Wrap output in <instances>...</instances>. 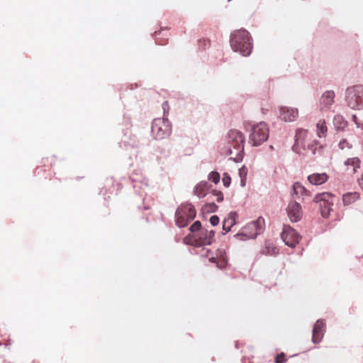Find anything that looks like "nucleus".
I'll use <instances>...</instances> for the list:
<instances>
[{"instance_id":"f257e3e1","label":"nucleus","mask_w":363,"mask_h":363,"mask_svg":"<svg viewBox=\"0 0 363 363\" xmlns=\"http://www.w3.org/2000/svg\"><path fill=\"white\" fill-rule=\"evenodd\" d=\"M245 137L237 130H230L227 137V151L230 159L238 162L242 159L244 155Z\"/></svg>"},{"instance_id":"f03ea898","label":"nucleus","mask_w":363,"mask_h":363,"mask_svg":"<svg viewBox=\"0 0 363 363\" xmlns=\"http://www.w3.org/2000/svg\"><path fill=\"white\" fill-rule=\"evenodd\" d=\"M230 46L235 52L248 56L252 48L250 33L244 29L235 31L230 37Z\"/></svg>"},{"instance_id":"7ed1b4c3","label":"nucleus","mask_w":363,"mask_h":363,"mask_svg":"<svg viewBox=\"0 0 363 363\" xmlns=\"http://www.w3.org/2000/svg\"><path fill=\"white\" fill-rule=\"evenodd\" d=\"M196 215V209L191 203L182 204L175 213L176 224L180 228L186 227Z\"/></svg>"},{"instance_id":"20e7f679","label":"nucleus","mask_w":363,"mask_h":363,"mask_svg":"<svg viewBox=\"0 0 363 363\" xmlns=\"http://www.w3.org/2000/svg\"><path fill=\"white\" fill-rule=\"evenodd\" d=\"M185 240H189L188 242L195 247L210 245L215 241V232L203 229L197 234L186 237Z\"/></svg>"},{"instance_id":"39448f33","label":"nucleus","mask_w":363,"mask_h":363,"mask_svg":"<svg viewBox=\"0 0 363 363\" xmlns=\"http://www.w3.org/2000/svg\"><path fill=\"white\" fill-rule=\"evenodd\" d=\"M269 137V128L265 123L255 125L250 134V142L253 146H258L265 142Z\"/></svg>"},{"instance_id":"423d86ee","label":"nucleus","mask_w":363,"mask_h":363,"mask_svg":"<svg viewBox=\"0 0 363 363\" xmlns=\"http://www.w3.org/2000/svg\"><path fill=\"white\" fill-rule=\"evenodd\" d=\"M264 225V219L259 217L255 221L247 223L242 228V233L237 234V236H243L246 239L255 238L257 235L263 232Z\"/></svg>"},{"instance_id":"0eeeda50","label":"nucleus","mask_w":363,"mask_h":363,"mask_svg":"<svg viewBox=\"0 0 363 363\" xmlns=\"http://www.w3.org/2000/svg\"><path fill=\"white\" fill-rule=\"evenodd\" d=\"M346 101L352 108H358L363 104V86L356 85L349 87L346 91Z\"/></svg>"},{"instance_id":"6e6552de","label":"nucleus","mask_w":363,"mask_h":363,"mask_svg":"<svg viewBox=\"0 0 363 363\" xmlns=\"http://www.w3.org/2000/svg\"><path fill=\"white\" fill-rule=\"evenodd\" d=\"M152 133L156 139H162L169 135L171 128L168 121L157 118L152 124Z\"/></svg>"},{"instance_id":"1a4fd4ad","label":"nucleus","mask_w":363,"mask_h":363,"mask_svg":"<svg viewBox=\"0 0 363 363\" xmlns=\"http://www.w3.org/2000/svg\"><path fill=\"white\" fill-rule=\"evenodd\" d=\"M281 237L285 244L291 247H295L300 240L299 235L289 225L284 226Z\"/></svg>"},{"instance_id":"9d476101","label":"nucleus","mask_w":363,"mask_h":363,"mask_svg":"<svg viewBox=\"0 0 363 363\" xmlns=\"http://www.w3.org/2000/svg\"><path fill=\"white\" fill-rule=\"evenodd\" d=\"M298 116L297 108L288 106H282L280 108L279 118L285 122L294 121Z\"/></svg>"},{"instance_id":"9b49d317","label":"nucleus","mask_w":363,"mask_h":363,"mask_svg":"<svg viewBox=\"0 0 363 363\" xmlns=\"http://www.w3.org/2000/svg\"><path fill=\"white\" fill-rule=\"evenodd\" d=\"M288 216L292 222H297L302 217L301 207L296 201L290 202L287 208Z\"/></svg>"},{"instance_id":"f8f14e48","label":"nucleus","mask_w":363,"mask_h":363,"mask_svg":"<svg viewBox=\"0 0 363 363\" xmlns=\"http://www.w3.org/2000/svg\"><path fill=\"white\" fill-rule=\"evenodd\" d=\"M325 323L323 320H318L316 321L313 327L312 336V340L314 343L320 342L325 332Z\"/></svg>"},{"instance_id":"ddd939ff","label":"nucleus","mask_w":363,"mask_h":363,"mask_svg":"<svg viewBox=\"0 0 363 363\" xmlns=\"http://www.w3.org/2000/svg\"><path fill=\"white\" fill-rule=\"evenodd\" d=\"M335 200V196L329 192H323L320 194H318L313 199V201L315 203H319L322 205H328L333 206L334 201Z\"/></svg>"},{"instance_id":"4468645a","label":"nucleus","mask_w":363,"mask_h":363,"mask_svg":"<svg viewBox=\"0 0 363 363\" xmlns=\"http://www.w3.org/2000/svg\"><path fill=\"white\" fill-rule=\"evenodd\" d=\"M335 93L333 91H326L320 98V110L328 109L334 103Z\"/></svg>"},{"instance_id":"2eb2a0df","label":"nucleus","mask_w":363,"mask_h":363,"mask_svg":"<svg viewBox=\"0 0 363 363\" xmlns=\"http://www.w3.org/2000/svg\"><path fill=\"white\" fill-rule=\"evenodd\" d=\"M360 160L358 157L349 158L344 162L345 171L349 174H355L360 168Z\"/></svg>"},{"instance_id":"dca6fc26","label":"nucleus","mask_w":363,"mask_h":363,"mask_svg":"<svg viewBox=\"0 0 363 363\" xmlns=\"http://www.w3.org/2000/svg\"><path fill=\"white\" fill-rule=\"evenodd\" d=\"M329 179L326 173H313L308 176V181L313 185H321Z\"/></svg>"},{"instance_id":"f3484780","label":"nucleus","mask_w":363,"mask_h":363,"mask_svg":"<svg viewBox=\"0 0 363 363\" xmlns=\"http://www.w3.org/2000/svg\"><path fill=\"white\" fill-rule=\"evenodd\" d=\"M209 261L215 263L216 266L220 269H223L227 265V258L225 255L223 250H218L216 254V257H210Z\"/></svg>"},{"instance_id":"a211bd4d","label":"nucleus","mask_w":363,"mask_h":363,"mask_svg":"<svg viewBox=\"0 0 363 363\" xmlns=\"http://www.w3.org/2000/svg\"><path fill=\"white\" fill-rule=\"evenodd\" d=\"M238 217L236 212H230L228 217L224 219L223 223V229L225 231V233L229 232L231 228L235 225Z\"/></svg>"},{"instance_id":"6ab92c4d","label":"nucleus","mask_w":363,"mask_h":363,"mask_svg":"<svg viewBox=\"0 0 363 363\" xmlns=\"http://www.w3.org/2000/svg\"><path fill=\"white\" fill-rule=\"evenodd\" d=\"M261 253L264 255H276L279 253V249L274 245L271 240H266L264 247L262 250Z\"/></svg>"},{"instance_id":"aec40b11","label":"nucleus","mask_w":363,"mask_h":363,"mask_svg":"<svg viewBox=\"0 0 363 363\" xmlns=\"http://www.w3.org/2000/svg\"><path fill=\"white\" fill-rule=\"evenodd\" d=\"M293 191L294 194L296 195L298 197H303L304 199V196H310L311 192L308 191L302 184L299 182H296L293 185Z\"/></svg>"},{"instance_id":"412c9836","label":"nucleus","mask_w":363,"mask_h":363,"mask_svg":"<svg viewBox=\"0 0 363 363\" xmlns=\"http://www.w3.org/2000/svg\"><path fill=\"white\" fill-rule=\"evenodd\" d=\"M208 186L207 182H201L199 183L194 188V194L199 198L206 196Z\"/></svg>"},{"instance_id":"4be33fe9","label":"nucleus","mask_w":363,"mask_h":363,"mask_svg":"<svg viewBox=\"0 0 363 363\" xmlns=\"http://www.w3.org/2000/svg\"><path fill=\"white\" fill-rule=\"evenodd\" d=\"M359 199V194L356 192L345 194L342 196V202L345 206L350 205L354 203Z\"/></svg>"},{"instance_id":"5701e85b","label":"nucleus","mask_w":363,"mask_h":363,"mask_svg":"<svg viewBox=\"0 0 363 363\" xmlns=\"http://www.w3.org/2000/svg\"><path fill=\"white\" fill-rule=\"evenodd\" d=\"M317 135L319 138L325 137L328 131V128L325 120H320L316 124Z\"/></svg>"},{"instance_id":"b1692460","label":"nucleus","mask_w":363,"mask_h":363,"mask_svg":"<svg viewBox=\"0 0 363 363\" xmlns=\"http://www.w3.org/2000/svg\"><path fill=\"white\" fill-rule=\"evenodd\" d=\"M353 121L357 127L363 128V106L353 115Z\"/></svg>"},{"instance_id":"393cba45","label":"nucleus","mask_w":363,"mask_h":363,"mask_svg":"<svg viewBox=\"0 0 363 363\" xmlns=\"http://www.w3.org/2000/svg\"><path fill=\"white\" fill-rule=\"evenodd\" d=\"M320 208H321V215L323 218H328L330 216V211L332 210L333 206H328V205H322V203L320 204Z\"/></svg>"},{"instance_id":"a878e982","label":"nucleus","mask_w":363,"mask_h":363,"mask_svg":"<svg viewBox=\"0 0 363 363\" xmlns=\"http://www.w3.org/2000/svg\"><path fill=\"white\" fill-rule=\"evenodd\" d=\"M189 230L193 232L196 233L197 231H201V223L200 221L197 220L194 222L190 227Z\"/></svg>"},{"instance_id":"bb28decb","label":"nucleus","mask_w":363,"mask_h":363,"mask_svg":"<svg viewBox=\"0 0 363 363\" xmlns=\"http://www.w3.org/2000/svg\"><path fill=\"white\" fill-rule=\"evenodd\" d=\"M209 179L211 180L215 184H217L220 181V174L216 172H212L209 174Z\"/></svg>"},{"instance_id":"cd10ccee","label":"nucleus","mask_w":363,"mask_h":363,"mask_svg":"<svg viewBox=\"0 0 363 363\" xmlns=\"http://www.w3.org/2000/svg\"><path fill=\"white\" fill-rule=\"evenodd\" d=\"M339 147L341 150H345V149H350L352 147V145L347 142V140L343 139L340 141Z\"/></svg>"},{"instance_id":"c85d7f7f","label":"nucleus","mask_w":363,"mask_h":363,"mask_svg":"<svg viewBox=\"0 0 363 363\" xmlns=\"http://www.w3.org/2000/svg\"><path fill=\"white\" fill-rule=\"evenodd\" d=\"M239 174L241 177V185L243 186L245 185V177L247 174V171L245 168L240 169L239 170Z\"/></svg>"},{"instance_id":"c756f323","label":"nucleus","mask_w":363,"mask_h":363,"mask_svg":"<svg viewBox=\"0 0 363 363\" xmlns=\"http://www.w3.org/2000/svg\"><path fill=\"white\" fill-rule=\"evenodd\" d=\"M212 194L216 197L218 202H221L223 200V194L221 191L213 190Z\"/></svg>"},{"instance_id":"7c9ffc66","label":"nucleus","mask_w":363,"mask_h":363,"mask_svg":"<svg viewBox=\"0 0 363 363\" xmlns=\"http://www.w3.org/2000/svg\"><path fill=\"white\" fill-rule=\"evenodd\" d=\"M230 181H231V179H230V176L228 175L227 174H223V185L225 187H228L230 186Z\"/></svg>"},{"instance_id":"2f4dec72","label":"nucleus","mask_w":363,"mask_h":363,"mask_svg":"<svg viewBox=\"0 0 363 363\" xmlns=\"http://www.w3.org/2000/svg\"><path fill=\"white\" fill-rule=\"evenodd\" d=\"M285 354L284 353H281L276 357L275 362L276 363H284L286 362Z\"/></svg>"},{"instance_id":"473e14b6","label":"nucleus","mask_w":363,"mask_h":363,"mask_svg":"<svg viewBox=\"0 0 363 363\" xmlns=\"http://www.w3.org/2000/svg\"><path fill=\"white\" fill-rule=\"evenodd\" d=\"M219 221V218L217 216H212L210 218V223L213 226L217 225Z\"/></svg>"},{"instance_id":"72a5a7b5","label":"nucleus","mask_w":363,"mask_h":363,"mask_svg":"<svg viewBox=\"0 0 363 363\" xmlns=\"http://www.w3.org/2000/svg\"><path fill=\"white\" fill-rule=\"evenodd\" d=\"M334 121H335V123H340V125H341L342 123H343V124L345 125V121H344V120H343V118H342V116H335V118H334Z\"/></svg>"},{"instance_id":"f704fd0d","label":"nucleus","mask_w":363,"mask_h":363,"mask_svg":"<svg viewBox=\"0 0 363 363\" xmlns=\"http://www.w3.org/2000/svg\"><path fill=\"white\" fill-rule=\"evenodd\" d=\"M306 134H307V130H298V131L297 132L296 135H306Z\"/></svg>"},{"instance_id":"c9c22d12","label":"nucleus","mask_w":363,"mask_h":363,"mask_svg":"<svg viewBox=\"0 0 363 363\" xmlns=\"http://www.w3.org/2000/svg\"><path fill=\"white\" fill-rule=\"evenodd\" d=\"M359 184L361 186V188L363 189V174L362 175L361 179L359 180Z\"/></svg>"},{"instance_id":"e433bc0d","label":"nucleus","mask_w":363,"mask_h":363,"mask_svg":"<svg viewBox=\"0 0 363 363\" xmlns=\"http://www.w3.org/2000/svg\"><path fill=\"white\" fill-rule=\"evenodd\" d=\"M210 253V251L209 250H206V254L204 255H202L203 256H205V257H208V254Z\"/></svg>"},{"instance_id":"4c0bfd02","label":"nucleus","mask_w":363,"mask_h":363,"mask_svg":"<svg viewBox=\"0 0 363 363\" xmlns=\"http://www.w3.org/2000/svg\"><path fill=\"white\" fill-rule=\"evenodd\" d=\"M211 206L213 208H217V206L214 203H211Z\"/></svg>"}]
</instances>
